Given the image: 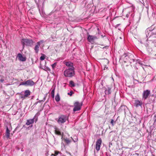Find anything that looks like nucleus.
<instances>
[{
    "label": "nucleus",
    "mask_w": 156,
    "mask_h": 156,
    "mask_svg": "<svg viewBox=\"0 0 156 156\" xmlns=\"http://www.w3.org/2000/svg\"><path fill=\"white\" fill-rule=\"evenodd\" d=\"M97 38V37L95 36L90 35H88L87 40L90 43L93 42Z\"/></svg>",
    "instance_id": "obj_8"
},
{
    "label": "nucleus",
    "mask_w": 156,
    "mask_h": 156,
    "mask_svg": "<svg viewBox=\"0 0 156 156\" xmlns=\"http://www.w3.org/2000/svg\"><path fill=\"white\" fill-rule=\"evenodd\" d=\"M45 56L44 55L42 54V55L40 58V60H43L45 59Z\"/></svg>",
    "instance_id": "obj_21"
},
{
    "label": "nucleus",
    "mask_w": 156,
    "mask_h": 156,
    "mask_svg": "<svg viewBox=\"0 0 156 156\" xmlns=\"http://www.w3.org/2000/svg\"><path fill=\"white\" fill-rule=\"evenodd\" d=\"M82 105V102L80 103L77 101L75 102L74 104V108L73 109V111L75 112L80 110L81 109Z\"/></svg>",
    "instance_id": "obj_3"
},
{
    "label": "nucleus",
    "mask_w": 156,
    "mask_h": 156,
    "mask_svg": "<svg viewBox=\"0 0 156 156\" xmlns=\"http://www.w3.org/2000/svg\"><path fill=\"white\" fill-rule=\"evenodd\" d=\"M0 81L1 82H3L4 81V80L3 78H2L0 80Z\"/></svg>",
    "instance_id": "obj_28"
},
{
    "label": "nucleus",
    "mask_w": 156,
    "mask_h": 156,
    "mask_svg": "<svg viewBox=\"0 0 156 156\" xmlns=\"http://www.w3.org/2000/svg\"><path fill=\"white\" fill-rule=\"evenodd\" d=\"M101 143L102 140L101 138L98 139L96 142V149L98 151L100 149Z\"/></svg>",
    "instance_id": "obj_6"
},
{
    "label": "nucleus",
    "mask_w": 156,
    "mask_h": 156,
    "mask_svg": "<svg viewBox=\"0 0 156 156\" xmlns=\"http://www.w3.org/2000/svg\"><path fill=\"white\" fill-rule=\"evenodd\" d=\"M56 66V63H55L51 65L53 69H54L55 68Z\"/></svg>",
    "instance_id": "obj_22"
},
{
    "label": "nucleus",
    "mask_w": 156,
    "mask_h": 156,
    "mask_svg": "<svg viewBox=\"0 0 156 156\" xmlns=\"http://www.w3.org/2000/svg\"><path fill=\"white\" fill-rule=\"evenodd\" d=\"M69 86L71 87H74L75 86V84L72 81H71L69 82Z\"/></svg>",
    "instance_id": "obj_18"
},
{
    "label": "nucleus",
    "mask_w": 156,
    "mask_h": 156,
    "mask_svg": "<svg viewBox=\"0 0 156 156\" xmlns=\"http://www.w3.org/2000/svg\"><path fill=\"white\" fill-rule=\"evenodd\" d=\"M142 104V102L138 100H136L135 101L134 105L136 107H138L139 106H141Z\"/></svg>",
    "instance_id": "obj_14"
},
{
    "label": "nucleus",
    "mask_w": 156,
    "mask_h": 156,
    "mask_svg": "<svg viewBox=\"0 0 156 156\" xmlns=\"http://www.w3.org/2000/svg\"><path fill=\"white\" fill-rule=\"evenodd\" d=\"M43 42L44 41L42 40L41 41L37 42L34 48V50L36 53H38L39 51V47L41 44L43 43Z\"/></svg>",
    "instance_id": "obj_7"
},
{
    "label": "nucleus",
    "mask_w": 156,
    "mask_h": 156,
    "mask_svg": "<svg viewBox=\"0 0 156 156\" xmlns=\"http://www.w3.org/2000/svg\"><path fill=\"white\" fill-rule=\"evenodd\" d=\"M73 94V92L72 91H71L67 93V94L70 96H71Z\"/></svg>",
    "instance_id": "obj_23"
},
{
    "label": "nucleus",
    "mask_w": 156,
    "mask_h": 156,
    "mask_svg": "<svg viewBox=\"0 0 156 156\" xmlns=\"http://www.w3.org/2000/svg\"><path fill=\"white\" fill-rule=\"evenodd\" d=\"M111 123L112 124V126H113L114 125V120H113V119H111Z\"/></svg>",
    "instance_id": "obj_24"
},
{
    "label": "nucleus",
    "mask_w": 156,
    "mask_h": 156,
    "mask_svg": "<svg viewBox=\"0 0 156 156\" xmlns=\"http://www.w3.org/2000/svg\"><path fill=\"white\" fill-rule=\"evenodd\" d=\"M30 94V92L29 90H27L24 92V95L21 97V98L24 99L27 97Z\"/></svg>",
    "instance_id": "obj_11"
},
{
    "label": "nucleus",
    "mask_w": 156,
    "mask_h": 156,
    "mask_svg": "<svg viewBox=\"0 0 156 156\" xmlns=\"http://www.w3.org/2000/svg\"><path fill=\"white\" fill-rule=\"evenodd\" d=\"M34 82L33 81L31 80H27L21 82L20 84V85L31 86L34 85Z\"/></svg>",
    "instance_id": "obj_2"
},
{
    "label": "nucleus",
    "mask_w": 156,
    "mask_h": 156,
    "mask_svg": "<svg viewBox=\"0 0 156 156\" xmlns=\"http://www.w3.org/2000/svg\"><path fill=\"white\" fill-rule=\"evenodd\" d=\"M18 57L19 59L22 61H24L26 60V58L25 57H23L21 54H18Z\"/></svg>",
    "instance_id": "obj_13"
},
{
    "label": "nucleus",
    "mask_w": 156,
    "mask_h": 156,
    "mask_svg": "<svg viewBox=\"0 0 156 156\" xmlns=\"http://www.w3.org/2000/svg\"><path fill=\"white\" fill-rule=\"evenodd\" d=\"M72 138V139H73V141L74 142H76L77 140H78V139L77 138H76V139L75 140H74L73 139V138H72V137H71Z\"/></svg>",
    "instance_id": "obj_29"
},
{
    "label": "nucleus",
    "mask_w": 156,
    "mask_h": 156,
    "mask_svg": "<svg viewBox=\"0 0 156 156\" xmlns=\"http://www.w3.org/2000/svg\"><path fill=\"white\" fill-rule=\"evenodd\" d=\"M22 44L24 46V45H30L33 44V41L32 40H29L28 39H22L21 41Z\"/></svg>",
    "instance_id": "obj_4"
},
{
    "label": "nucleus",
    "mask_w": 156,
    "mask_h": 156,
    "mask_svg": "<svg viewBox=\"0 0 156 156\" xmlns=\"http://www.w3.org/2000/svg\"><path fill=\"white\" fill-rule=\"evenodd\" d=\"M103 68V69L104 70H105L107 69V68H108V67L107 66H105V65L104 66Z\"/></svg>",
    "instance_id": "obj_25"
},
{
    "label": "nucleus",
    "mask_w": 156,
    "mask_h": 156,
    "mask_svg": "<svg viewBox=\"0 0 156 156\" xmlns=\"http://www.w3.org/2000/svg\"><path fill=\"white\" fill-rule=\"evenodd\" d=\"M55 88H54L51 92V94H55Z\"/></svg>",
    "instance_id": "obj_26"
},
{
    "label": "nucleus",
    "mask_w": 156,
    "mask_h": 156,
    "mask_svg": "<svg viewBox=\"0 0 156 156\" xmlns=\"http://www.w3.org/2000/svg\"><path fill=\"white\" fill-rule=\"evenodd\" d=\"M64 140L65 142L67 144H69L71 142V140H69V139L67 138H66L64 139Z\"/></svg>",
    "instance_id": "obj_19"
},
{
    "label": "nucleus",
    "mask_w": 156,
    "mask_h": 156,
    "mask_svg": "<svg viewBox=\"0 0 156 156\" xmlns=\"http://www.w3.org/2000/svg\"><path fill=\"white\" fill-rule=\"evenodd\" d=\"M55 100L56 101H58L60 100V98L58 94H57L55 96Z\"/></svg>",
    "instance_id": "obj_17"
},
{
    "label": "nucleus",
    "mask_w": 156,
    "mask_h": 156,
    "mask_svg": "<svg viewBox=\"0 0 156 156\" xmlns=\"http://www.w3.org/2000/svg\"><path fill=\"white\" fill-rule=\"evenodd\" d=\"M65 64L67 68L65 70L64 74L66 77H71L74 75V68L73 63L71 62H66Z\"/></svg>",
    "instance_id": "obj_1"
},
{
    "label": "nucleus",
    "mask_w": 156,
    "mask_h": 156,
    "mask_svg": "<svg viewBox=\"0 0 156 156\" xmlns=\"http://www.w3.org/2000/svg\"><path fill=\"white\" fill-rule=\"evenodd\" d=\"M59 153H60V152L58 151H55V153L54 154H52L51 155L53 156H56Z\"/></svg>",
    "instance_id": "obj_20"
},
{
    "label": "nucleus",
    "mask_w": 156,
    "mask_h": 156,
    "mask_svg": "<svg viewBox=\"0 0 156 156\" xmlns=\"http://www.w3.org/2000/svg\"><path fill=\"white\" fill-rule=\"evenodd\" d=\"M68 119V118L66 116L62 115L59 117L57 122L59 124H62L65 122Z\"/></svg>",
    "instance_id": "obj_5"
},
{
    "label": "nucleus",
    "mask_w": 156,
    "mask_h": 156,
    "mask_svg": "<svg viewBox=\"0 0 156 156\" xmlns=\"http://www.w3.org/2000/svg\"><path fill=\"white\" fill-rule=\"evenodd\" d=\"M35 116L33 119L27 120L26 124L27 125H29L30 124L33 123L34 121L36 122L37 120V119H35Z\"/></svg>",
    "instance_id": "obj_9"
},
{
    "label": "nucleus",
    "mask_w": 156,
    "mask_h": 156,
    "mask_svg": "<svg viewBox=\"0 0 156 156\" xmlns=\"http://www.w3.org/2000/svg\"><path fill=\"white\" fill-rule=\"evenodd\" d=\"M51 95H52V98H53L54 97V94H51Z\"/></svg>",
    "instance_id": "obj_30"
},
{
    "label": "nucleus",
    "mask_w": 156,
    "mask_h": 156,
    "mask_svg": "<svg viewBox=\"0 0 156 156\" xmlns=\"http://www.w3.org/2000/svg\"><path fill=\"white\" fill-rule=\"evenodd\" d=\"M54 129H55V133L56 134L58 135H61V132L60 129L56 126H54Z\"/></svg>",
    "instance_id": "obj_12"
},
{
    "label": "nucleus",
    "mask_w": 156,
    "mask_h": 156,
    "mask_svg": "<svg viewBox=\"0 0 156 156\" xmlns=\"http://www.w3.org/2000/svg\"><path fill=\"white\" fill-rule=\"evenodd\" d=\"M105 94H109L111 93V88L109 87H108L105 90Z\"/></svg>",
    "instance_id": "obj_15"
},
{
    "label": "nucleus",
    "mask_w": 156,
    "mask_h": 156,
    "mask_svg": "<svg viewBox=\"0 0 156 156\" xmlns=\"http://www.w3.org/2000/svg\"><path fill=\"white\" fill-rule=\"evenodd\" d=\"M150 94V91L149 90H147L144 91L143 93V98L144 99H146Z\"/></svg>",
    "instance_id": "obj_10"
},
{
    "label": "nucleus",
    "mask_w": 156,
    "mask_h": 156,
    "mask_svg": "<svg viewBox=\"0 0 156 156\" xmlns=\"http://www.w3.org/2000/svg\"><path fill=\"white\" fill-rule=\"evenodd\" d=\"M139 0L140 1V2H141L142 4L143 5H144V0Z\"/></svg>",
    "instance_id": "obj_27"
},
{
    "label": "nucleus",
    "mask_w": 156,
    "mask_h": 156,
    "mask_svg": "<svg viewBox=\"0 0 156 156\" xmlns=\"http://www.w3.org/2000/svg\"><path fill=\"white\" fill-rule=\"evenodd\" d=\"M6 135L7 138H9L10 135V131L8 127L7 128L6 131Z\"/></svg>",
    "instance_id": "obj_16"
}]
</instances>
